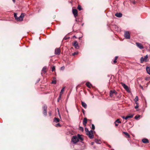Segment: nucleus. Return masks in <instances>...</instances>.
Masks as SVG:
<instances>
[{
  "instance_id": "1",
  "label": "nucleus",
  "mask_w": 150,
  "mask_h": 150,
  "mask_svg": "<svg viewBox=\"0 0 150 150\" xmlns=\"http://www.w3.org/2000/svg\"><path fill=\"white\" fill-rule=\"evenodd\" d=\"M148 57L147 55H146L144 57H142L140 59V62L141 63H142L144 62H147L148 61L147 59Z\"/></svg>"
},
{
  "instance_id": "2",
  "label": "nucleus",
  "mask_w": 150,
  "mask_h": 150,
  "mask_svg": "<svg viewBox=\"0 0 150 150\" xmlns=\"http://www.w3.org/2000/svg\"><path fill=\"white\" fill-rule=\"evenodd\" d=\"M78 141H79V140H78V139L76 136H75L73 137L71 139V142H72L74 144H75Z\"/></svg>"
},
{
  "instance_id": "3",
  "label": "nucleus",
  "mask_w": 150,
  "mask_h": 150,
  "mask_svg": "<svg viewBox=\"0 0 150 150\" xmlns=\"http://www.w3.org/2000/svg\"><path fill=\"white\" fill-rule=\"evenodd\" d=\"M24 16V13H21L20 16L18 17L16 20L18 21H22L23 20V18Z\"/></svg>"
},
{
  "instance_id": "4",
  "label": "nucleus",
  "mask_w": 150,
  "mask_h": 150,
  "mask_svg": "<svg viewBox=\"0 0 150 150\" xmlns=\"http://www.w3.org/2000/svg\"><path fill=\"white\" fill-rule=\"evenodd\" d=\"M86 134L90 139H92L93 138V132L92 130H91L89 132H88V134Z\"/></svg>"
},
{
  "instance_id": "5",
  "label": "nucleus",
  "mask_w": 150,
  "mask_h": 150,
  "mask_svg": "<svg viewBox=\"0 0 150 150\" xmlns=\"http://www.w3.org/2000/svg\"><path fill=\"white\" fill-rule=\"evenodd\" d=\"M42 108L43 109V113L45 116H46L47 115V106L46 105H44L43 106Z\"/></svg>"
},
{
  "instance_id": "6",
  "label": "nucleus",
  "mask_w": 150,
  "mask_h": 150,
  "mask_svg": "<svg viewBox=\"0 0 150 150\" xmlns=\"http://www.w3.org/2000/svg\"><path fill=\"white\" fill-rule=\"evenodd\" d=\"M121 84L124 89L126 90L128 92H130V90L129 89L128 86L126 85L124 83L122 82Z\"/></svg>"
},
{
  "instance_id": "7",
  "label": "nucleus",
  "mask_w": 150,
  "mask_h": 150,
  "mask_svg": "<svg viewBox=\"0 0 150 150\" xmlns=\"http://www.w3.org/2000/svg\"><path fill=\"white\" fill-rule=\"evenodd\" d=\"M124 36L126 39H129L130 38V35L128 31L125 32Z\"/></svg>"
},
{
  "instance_id": "8",
  "label": "nucleus",
  "mask_w": 150,
  "mask_h": 150,
  "mask_svg": "<svg viewBox=\"0 0 150 150\" xmlns=\"http://www.w3.org/2000/svg\"><path fill=\"white\" fill-rule=\"evenodd\" d=\"M117 94V92L115 90L110 91V96L112 97L114 94L116 95Z\"/></svg>"
},
{
  "instance_id": "9",
  "label": "nucleus",
  "mask_w": 150,
  "mask_h": 150,
  "mask_svg": "<svg viewBox=\"0 0 150 150\" xmlns=\"http://www.w3.org/2000/svg\"><path fill=\"white\" fill-rule=\"evenodd\" d=\"M60 48H56L55 50V54L56 55H59L60 54Z\"/></svg>"
},
{
  "instance_id": "10",
  "label": "nucleus",
  "mask_w": 150,
  "mask_h": 150,
  "mask_svg": "<svg viewBox=\"0 0 150 150\" xmlns=\"http://www.w3.org/2000/svg\"><path fill=\"white\" fill-rule=\"evenodd\" d=\"M72 12L75 17H76L78 15L77 11L76 9H73Z\"/></svg>"
},
{
  "instance_id": "11",
  "label": "nucleus",
  "mask_w": 150,
  "mask_h": 150,
  "mask_svg": "<svg viewBox=\"0 0 150 150\" xmlns=\"http://www.w3.org/2000/svg\"><path fill=\"white\" fill-rule=\"evenodd\" d=\"M137 46L140 49H142L144 48V47L142 45V44L139 42H136V43Z\"/></svg>"
},
{
  "instance_id": "12",
  "label": "nucleus",
  "mask_w": 150,
  "mask_h": 150,
  "mask_svg": "<svg viewBox=\"0 0 150 150\" xmlns=\"http://www.w3.org/2000/svg\"><path fill=\"white\" fill-rule=\"evenodd\" d=\"M73 45L75 47L76 49H78L79 47L78 42L76 41H74L73 44Z\"/></svg>"
},
{
  "instance_id": "13",
  "label": "nucleus",
  "mask_w": 150,
  "mask_h": 150,
  "mask_svg": "<svg viewBox=\"0 0 150 150\" xmlns=\"http://www.w3.org/2000/svg\"><path fill=\"white\" fill-rule=\"evenodd\" d=\"M87 123V119L86 118H84L83 120V125L85 127Z\"/></svg>"
},
{
  "instance_id": "14",
  "label": "nucleus",
  "mask_w": 150,
  "mask_h": 150,
  "mask_svg": "<svg viewBox=\"0 0 150 150\" xmlns=\"http://www.w3.org/2000/svg\"><path fill=\"white\" fill-rule=\"evenodd\" d=\"M142 142L144 143H149V140L146 138H143L142 140Z\"/></svg>"
},
{
  "instance_id": "15",
  "label": "nucleus",
  "mask_w": 150,
  "mask_h": 150,
  "mask_svg": "<svg viewBox=\"0 0 150 150\" xmlns=\"http://www.w3.org/2000/svg\"><path fill=\"white\" fill-rule=\"evenodd\" d=\"M46 67H43V68H42V71H41V74L42 75V74L43 73H45L46 72Z\"/></svg>"
},
{
  "instance_id": "16",
  "label": "nucleus",
  "mask_w": 150,
  "mask_h": 150,
  "mask_svg": "<svg viewBox=\"0 0 150 150\" xmlns=\"http://www.w3.org/2000/svg\"><path fill=\"white\" fill-rule=\"evenodd\" d=\"M115 16L116 17L119 18H120L122 17V14L121 13H116L115 14Z\"/></svg>"
},
{
  "instance_id": "17",
  "label": "nucleus",
  "mask_w": 150,
  "mask_h": 150,
  "mask_svg": "<svg viewBox=\"0 0 150 150\" xmlns=\"http://www.w3.org/2000/svg\"><path fill=\"white\" fill-rule=\"evenodd\" d=\"M146 69L147 73L150 75V67H146Z\"/></svg>"
},
{
  "instance_id": "18",
  "label": "nucleus",
  "mask_w": 150,
  "mask_h": 150,
  "mask_svg": "<svg viewBox=\"0 0 150 150\" xmlns=\"http://www.w3.org/2000/svg\"><path fill=\"white\" fill-rule=\"evenodd\" d=\"M81 104L82 106L85 108H87V105L83 101H81Z\"/></svg>"
},
{
  "instance_id": "19",
  "label": "nucleus",
  "mask_w": 150,
  "mask_h": 150,
  "mask_svg": "<svg viewBox=\"0 0 150 150\" xmlns=\"http://www.w3.org/2000/svg\"><path fill=\"white\" fill-rule=\"evenodd\" d=\"M95 141L96 143L98 144H100L101 143V141L99 139H96Z\"/></svg>"
},
{
  "instance_id": "20",
  "label": "nucleus",
  "mask_w": 150,
  "mask_h": 150,
  "mask_svg": "<svg viewBox=\"0 0 150 150\" xmlns=\"http://www.w3.org/2000/svg\"><path fill=\"white\" fill-rule=\"evenodd\" d=\"M53 121L55 122H58L59 121V119L58 118L55 117L54 118Z\"/></svg>"
},
{
  "instance_id": "21",
  "label": "nucleus",
  "mask_w": 150,
  "mask_h": 150,
  "mask_svg": "<svg viewBox=\"0 0 150 150\" xmlns=\"http://www.w3.org/2000/svg\"><path fill=\"white\" fill-rule=\"evenodd\" d=\"M133 115H130L127 116L126 117H125V120H126L129 118H132L133 117Z\"/></svg>"
},
{
  "instance_id": "22",
  "label": "nucleus",
  "mask_w": 150,
  "mask_h": 150,
  "mask_svg": "<svg viewBox=\"0 0 150 150\" xmlns=\"http://www.w3.org/2000/svg\"><path fill=\"white\" fill-rule=\"evenodd\" d=\"M77 136L78 137H77L78 139V140H79V139H80L81 141H83V138L81 137V136L80 134H78Z\"/></svg>"
},
{
  "instance_id": "23",
  "label": "nucleus",
  "mask_w": 150,
  "mask_h": 150,
  "mask_svg": "<svg viewBox=\"0 0 150 150\" xmlns=\"http://www.w3.org/2000/svg\"><path fill=\"white\" fill-rule=\"evenodd\" d=\"M86 85L88 87L90 88H91V84L89 82H87L86 83Z\"/></svg>"
},
{
  "instance_id": "24",
  "label": "nucleus",
  "mask_w": 150,
  "mask_h": 150,
  "mask_svg": "<svg viewBox=\"0 0 150 150\" xmlns=\"http://www.w3.org/2000/svg\"><path fill=\"white\" fill-rule=\"evenodd\" d=\"M138 100H139L138 97V96H136L134 100V101L135 102V103H138L137 101H138Z\"/></svg>"
},
{
  "instance_id": "25",
  "label": "nucleus",
  "mask_w": 150,
  "mask_h": 150,
  "mask_svg": "<svg viewBox=\"0 0 150 150\" xmlns=\"http://www.w3.org/2000/svg\"><path fill=\"white\" fill-rule=\"evenodd\" d=\"M65 88V86H64L61 89V91L60 93V94H59L60 95H62V94L63 93V92L64 91V89Z\"/></svg>"
},
{
  "instance_id": "26",
  "label": "nucleus",
  "mask_w": 150,
  "mask_h": 150,
  "mask_svg": "<svg viewBox=\"0 0 150 150\" xmlns=\"http://www.w3.org/2000/svg\"><path fill=\"white\" fill-rule=\"evenodd\" d=\"M123 133L124 134H125V135H126V136H128L129 137L130 135H129V134L128 133H127V132H123Z\"/></svg>"
},
{
  "instance_id": "27",
  "label": "nucleus",
  "mask_w": 150,
  "mask_h": 150,
  "mask_svg": "<svg viewBox=\"0 0 150 150\" xmlns=\"http://www.w3.org/2000/svg\"><path fill=\"white\" fill-rule=\"evenodd\" d=\"M115 123H121V122L120 120L119 119H117L115 121Z\"/></svg>"
},
{
  "instance_id": "28",
  "label": "nucleus",
  "mask_w": 150,
  "mask_h": 150,
  "mask_svg": "<svg viewBox=\"0 0 150 150\" xmlns=\"http://www.w3.org/2000/svg\"><path fill=\"white\" fill-rule=\"evenodd\" d=\"M78 9L79 11H81V10H82V9L81 6L80 5H79L78 6Z\"/></svg>"
},
{
  "instance_id": "29",
  "label": "nucleus",
  "mask_w": 150,
  "mask_h": 150,
  "mask_svg": "<svg viewBox=\"0 0 150 150\" xmlns=\"http://www.w3.org/2000/svg\"><path fill=\"white\" fill-rule=\"evenodd\" d=\"M117 58H118V56H116L115 57V59L113 61V62L114 63H116L117 60Z\"/></svg>"
},
{
  "instance_id": "30",
  "label": "nucleus",
  "mask_w": 150,
  "mask_h": 150,
  "mask_svg": "<svg viewBox=\"0 0 150 150\" xmlns=\"http://www.w3.org/2000/svg\"><path fill=\"white\" fill-rule=\"evenodd\" d=\"M62 95H59V97H58V99H57V102H59L60 100V99Z\"/></svg>"
},
{
  "instance_id": "31",
  "label": "nucleus",
  "mask_w": 150,
  "mask_h": 150,
  "mask_svg": "<svg viewBox=\"0 0 150 150\" xmlns=\"http://www.w3.org/2000/svg\"><path fill=\"white\" fill-rule=\"evenodd\" d=\"M136 105L135 106L134 108L135 109H136L138 108L139 105V103H136Z\"/></svg>"
},
{
  "instance_id": "32",
  "label": "nucleus",
  "mask_w": 150,
  "mask_h": 150,
  "mask_svg": "<svg viewBox=\"0 0 150 150\" xmlns=\"http://www.w3.org/2000/svg\"><path fill=\"white\" fill-rule=\"evenodd\" d=\"M91 128L93 130H94L95 129V126L93 124H92L91 125Z\"/></svg>"
},
{
  "instance_id": "33",
  "label": "nucleus",
  "mask_w": 150,
  "mask_h": 150,
  "mask_svg": "<svg viewBox=\"0 0 150 150\" xmlns=\"http://www.w3.org/2000/svg\"><path fill=\"white\" fill-rule=\"evenodd\" d=\"M51 83L52 84H55L56 83V81L55 80H53L52 81Z\"/></svg>"
},
{
  "instance_id": "34",
  "label": "nucleus",
  "mask_w": 150,
  "mask_h": 150,
  "mask_svg": "<svg viewBox=\"0 0 150 150\" xmlns=\"http://www.w3.org/2000/svg\"><path fill=\"white\" fill-rule=\"evenodd\" d=\"M14 16L15 17V19L16 20L18 17L17 15V13H15L14 14Z\"/></svg>"
},
{
  "instance_id": "35",
  "label": "nucleus",
  "mask_w": 150,
  "mask_h": 150,
  "mask_svg": "<svg viewBox=\"0 0 150 150\" xmlns=\"http://www.w3.org/2000/svg\"><path fill=\"white\" fill-rule=\"evenodd\" d=\"M140 117V115H136V116L134 117V119L137 120Z\"/></svg>"
},
{
  "instance_id": "36",
  "label": "nucleus",
  "mask_w": 150,
  "mask_h": 150,
  "mask_svg": "<svg viewBox=\"0 0 150 150\" xmlns=\"http://www.w3.org/2000/svg\"><path fill=\"white\" fill-rule=\"evenodd\" d=\"M55 126L57 127H60L61 126V125L59 123H58V124H56L55 125Z\"/></svg>"
},
{
  "instance_id": "37",
  "label": "nucleus",
  "mask_w": 150,
  "mask_h": 150,
  "mask_svg": "<svg viewBox=\"0 0 150 150\" xmlns=\"http://www.w3.org/2000/svg\"><path fill=\"white\" fill-rule=\"evenodd\" d=\"M85 131L86 132V134H88V132H90V131L88 130V129L86 128H85Z\"/></svg>"
},
{
  "instance_id": "38",
  "label": "nucleus",
  "mask_w": 150,
  "mask_h": 150,
  "mask_svg": "<svg viewBox=\"0 0 150 150\" xmlns=\"http://www.w3.org/2000/svg\"><path fill=\"white\" fill-rule=\"evenodd\" d=\"M78 52H74L73 53H72V55L73 56H74L75 55H77L78 54Z\"/></svg>"
},
{
  "instance_id": "39",
  "label": "nucleus",
  "mask_w": 150,
  "mask_h": 150,
  "mask_svg": "<svg viewBox=\"0 0 150 150\" xmlns=\"http://www.w3.org/2000/svg\"><path fill=\"white\" fill-rule=\"evenodd\" d=\"M145 80L146 81L149 80H150V77H146L145 78Z\"/></svg>"
},
{
  "instance_id": "40",
  "label": "nucleus",
  "mask_w": 150,
  "mask_h": 150,
  "mask_svg": "<svg viewBox=\"0 0 150 150\" xmlns=\"http://www.w3.org/2000/svg\"><path fill=\"white\" fill-rule=\"evenodd\" d=\"M79 129L81 131H83V128L81 127H79Z\"/></svg>"
},
{
  "instance_id": "41",
  "label": "nucleus",
  "mask_w": 150,
  "mask_h": 150,
  "mask_svg": "<svg viewBox=\"0 0 150 150\" xmlns=\"http://www.w3.org/2000/svg\"><path fill=\"white\" fill-rule=\"evenodd\" d=\"M55 70V67L54 66H53L52 69V71H53Z\"/></svg>"
},
{
  "instance_id": "42",
  "label": "nucleus",
  "mask_w": 150,
  "mask_h": 150,
  "mask_svg": "<svg viewBox=\"0 0 150 150\" xmlns=\"http://www.w3.org/2000/svg\"><path fill=\"white\" fill-rule=\"evenodd\" d=\"M114 123L115 124V126H117L118 125L117 123H116L115 122H114Z\"/></svg>"
},
{
  "instance_id": "43",
  "label": "nucleus",
  "mask_w": 150,
  "mask_h": 150,
  "mask_svg": "<svg viewBox=\"0 0 150 150\" xmlns=\"http://www.w3.org/2000/svg\"><path fill=\"white\" fill-rule=\"evenodd\" d=\"M64 67H61V70H64Z\"/></svg>"
},
{
  "instance_id": "44",
  "label": "nucleus",
  "mask_w": 150,
  "mask_h": 150,
  "mask_svg": "<svg viewBox=\"0 0 150 150\" xmlns=\"http://www.w3.org/2000/svg\"><path fill=\"white\" fill-rule=\"evenodd\" d=\"M94 144V142H91V145H93Z\"/></svg>"
},
{
  "instance_id": "45",
  "label": "nucleus",
  "mask_w": 150,
  "mask_h": 150,
  "mask_svg": "<svg viewBox=\"0 0 150 150\" xmlns=\"http://www.w3.org/2000/svg\"><path fill=\"white\" fill-rule=\"evenodd\" d=\"M122 118H123V119H125V117L124 116H122Z\"/></svg>"
},
{
  "instance_id": "46",
  "label": "nucleus",
  "mask_w": 150,
  "mask_h": 150,
  "mask_svg": "<svg viewBox=\"0 0 150 150\" xmlns=\"http://www.w3.org/2000/svg\"><path fill=\"white\" fill-rule=\"evenodd\" d=\"M49 114L50 116H51V113L50 112H49Z\"/></svg>"
},
{
  "instance_id": "47",
  "label": "nucleus",
  "mask_w": 150,
  "mask_h": 150,
  "mask_svg": "<svg viewBox=\"0 0 150 150\" xmlns=\"http://www.w3.org/2000/svg\"><path fill=\"white\" fill-rule=\"evenodd\" d=\"M69 38H64V39L65 40H67V39H68Z\"/></svg>"
},
{
  "instance_id": "48",
  "label": "nucleus",
  "mask_w": 150,
  "mask_h": 150,
  "mask_svg": "<svg viewBox=\"0 0 150 150\" xmlns=\"http://www.w3.org/2000/svg\"><path fill=\"white\" fill-rule=\"evenodd\" d=\"M140 87L141 88H143V87H142V86H141V85H140Z\"/></svg>"
},
{
  "instance_id": "49",
  "label": "nucleus",
  "mask_w": 150,
  "mask_h": 150,
  "mask_svg": "<svg viewBox=\"0 0 150 150\" xmlns=\"http://www.w3.org/2000/svg\"><path fill=\"white\" fill-rule=\"evenodd\" d=\"M13 1L14 3L15 2V0H13Z\"/></svg>"
},
{
  "instance_id": "50",
  "label": "nucleus",
  "mask_w": 150,
  "mask_h": 150,
  "mask_svg": "<svg viewBox=\"0 0 150 150\" xmlns=\"http://www.w3.org/2000/svg\"><path fill=\"white\" fill-rule=\"evenodd\" d=\"M108 145V147H110V145Z\"/></svg>"
},
{
  "instance_id": "51",
  "label": "nucleus",
  "mask_w": 150,
  "mask_h": 150,
  "mask_svg": "<svg viewBox=\"0 0 150 150\" xmlns=\"http://www.w3.org/2000/svg\"><path fill=\"white\" fill-rule=\"evenodd\" d=\"M73 37L76 38V37L75 35H74L73 36Z\"/></svg>"
},
{
  "instance_id": "52",
  "label": "nucleus",
  "mask_w": 150,
  "mask_h": 150,
  "mask_svg": "<svg viewBox=\"0 0 150 150\" xmlns=\"http://www.w3.org/2000/svg\"><path fill=\"white\" fill-rule=\"evenodd\" d=\"M40 80V79H39L38 80V82Z\"/></svg>"
},
{
  "instance_id": "53",
  "label": "nucleus",
  "mask_w": 150,
  "mask_h": 150,
  "mask_svg": "<svg viewBox=\"0 0 150 150\" xmlns=\"http://www.w3.org/2000/svg\"><path fill=\"white\" fill-rule=\"evenodd\" d=\"M133 3L134 4H135V2H133Z\"/></svg>"
},
{
  "instance_id": "54",
  "label": "nucleus",
  "mask_w": 150,
  "mask_h": 150,
  "mask_svg": "<svg viewBox=\"0 0 150 150\" xmlns=\"http://www.w3.org/2000/svg\"><path fill=\"white\" fill-rule=\"evenodd\" d=\"M83 113H84V112L83 111Z\"/></svg>"
}]
</instances>
